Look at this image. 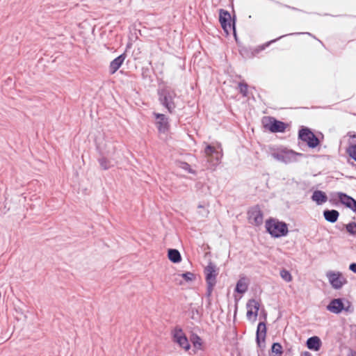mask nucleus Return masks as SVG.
<instances>
[{
  "label": "nucleus",
  "instance_id": "10",
  "mask_svg": "<svg viewBox=\"0 0 356 356\" xmlns=\"http://www.w3.org/2000/svg\"><path fill=\"white\" fill-rule=\"evenodd\" d=\"M204 275L206 283L216 284V278L218 275V272L216 268V266L210 261L208 265L204 268Z\"/></svg>",
  "mask_w": 356,
  "mask_h": 356
},
{
  "label": "nucleus",
  "instance_id": "24",
  "mask_svg": "<svg viewBox=\"0 0 356 356\" xmlns=\"http://www.w3.org/2000/svg\"><path fill=\"white\" fill-rule=\"evenodd\" d=\"M98 162L102 168V169L106 170L110 169L113 165L111 164V162L110 160L106 159L105 156H102L99 159H98Z\"/></svg>",
  "mask_w": 356,
  "mask_h": 356
},
{
  "label": "nucleus",
  "instance_id": "41",
  "mask_svg": "<svg viewBox=\"0 0 356 356\" xmlns=\"http://www.w3.org/2000/svg\"><path fill=\"white\" fill-rule=\"evenodd\" d=\"M350 137L356 138V135H355V134H354V135H353V136H350Z\"/></svg>",
  "mask_w": 356,
  "mask_h": 356
},
{
  "label": "nucleus",
  "instance_id": "19",
  "mask_svg": "<svg viewBox=\"0 0 356 356\" xmlns=\"http://www.w3.org/2000/svg\"><path fill=\"white\" fill-rule=\"evenodd\" d=\"M323 216L327 222L334 223L339 218V212L335 209H325L323 211Z\"/></svg>",
  "mask_w": 356,
  "mask_h": 356
},
{
  "label": "nucleus",
  "instance_id": "16",
  "mask_svg": "<svg viewBox=\"0 0 356 356\" xmlns=\"http://www.w3.org/2000/svg\"><path fill=\"white\" fill-rule=\"evenodd\" d=\"M125 58H126L125 54H122L120 56H118V57H116L115 59H113L110 63L109 72L111 74H113L120 69V67L124 63Z\"/></svg>",
  "mask_w": 356,
  "mask_h": 356
},
{
  "label": "nucleus",
  "instance_id": "5",
  "mask_svg": "<svg viewBox=\"0 0 356 356\" xmlns=\"http://www.w3.org/2000/svg\"><path fill=\"white\" fill-rule=\"evenodd\" d=\"M298 139L306 143L307 146L312 149L316 148L320 144V140L318 137L309 128L305 127H302L299 130Z\"/></svg>",
  "mask_w": 356,
  "mask_h": 356
},
{
  "label": "nucleus",
  "instance_id": "38",
  "mask_svg": "<svg viewBox=\"0 0 356 356\" xmlns=\"http://www.w3.org/2000/svg\"><path fill=\"white\" fill-rule=\"evenodd\" d=\"M191 313H192V316H191V318H192L193 319H195V314H197V316H200V315H199V312H198V310H197V309H193L191 310Z\"/></svg>",
  "mask_w": 356,
  "mask_h": 356
},
{
  "label": "nucleus",
  "instance_id": "40",
  "mask_svg": "<svg viewBox=\"0 0 356 356\" xmlns=\"http://www.w3.org/2000/svg\"><path fill=\"white\" fill-rule=\"evenodd\" d=\"M351 356H356V353L355 352L353 353Z\"/></svg>",
  "mask_w": 356,
  "mask_h": 356
},
{
  "label": "nucleus",
  "instance_id": "33",
  "mask_svg": "<svg viewBox=\"0 0 356 356\" xmlns=\"http://www.w3.org/2000/svg\"><path fill=\"white\" fill-rule=\"evenodd\" d=\"M216 150L217 149L211 145H207L204 149V153L208 158L210 156H213L214 153H216Z\"/></svg>",
  "mask_w": 356,
  "mask_h": 356
},
{
  "label": "nucleus",
  "instance_id": "31",
  "mask_svg": "<svg viewBox=\"0 0 356 356\" xmlns=\"http://www.w3.org/2000/svg\"><path fill=\"white\" fill-rule=\"evenodd\" d=\"M248 86L246 83L241 82L238 83L239 92L243 97H247L248 95Z\"/></svg>",
  "mask_w": 356,
  "mask_h": 356
},
{
  "label": "nucleus",
  "instance_id": "13",
  "mask_svg": "<svg viewBox=\"0 0 356 356\" xmlns=\"http://www.w3.org/2000/svg\"><path fill=\"white\" fill-rule=\"evenodd\" d=\"M173 339L174 341L177 343L179 346L184 350H188L190 349L191 345L181 329L175 330L173 334Z\"/></svg>",
  "mask_w": 356,
  "mask_h": 356
},
{
  "label": "nucleus",
  "instance_id": "23",
  "mask_svg": "<svg viewBox=\"0 0 356 356\" xmlns=\"http://www.w3.org/2000/svg\"><path fill=\"white\" fill-rule=\"evenodd\" d=\"M248 289V286L247 283L245 282V279L243 277V278H241L237 282L236 288H235V291L238 293L243 294L247 291Z\"/></svg>",
  "mask_w": 356,
  "mask_h": 356
},
{
  "label": "nucleus",
  "instance_id": "39",
  "mask_svg": "<svg viewBox=\"0 0 356 356\" xmlns=\"http://www.w3.org/2000/svg\"><path fill=\"white\" fill-rule=\"evenodd\" d=\"M302 356H312V354L306 351L303 353Z\"/></svg>",
  "mask_w": 356,
  "mask_h": 356
},
{
  "label": "nucleus",
  "instance_id": "1",
  "mask_svg": "<svg viewBox=\"0 0 356 356\" xmlns=\"http://www.w3.org/2000/svg\"><path fill=\"white\" fill-rule=\"evenodd\" d=\"M159 102L170 113H174L177 107L175 99L177 95L170 86H164L157 90Z\"/></svg>",
  "mask_w": 356,
  "mask_h": 356
},
{
  "label": "nucleus",
  "instance_id": "34",
  "mask_svg": "<svg viewBox=\"0 0 356 356\" xmlns=\"http://www.w3.org/2000/svg\"><path fill=\"white\" fill-rule=\"evenodd\" d=\"M181 277L186 282H191L195 280V275L191 272H186L181 274Z\"/></svg>",
  "mask_w": 356,
  "mask_h": 356
},
{
  "label": "nucleus",
  "instance_id": "26",
  "mask_svg": "<svg viewBox=\"0 0 356 356\" xmlns=\"http://www.w3.org/2000/svg\"><path fill=\"white\" fill-rule=\"evenodd\" d=\"M270 350L273 354H275L274 356H277V355L281 356L283 353L282 346H281V344L280 343H277V342L273 343Z\"/></svg>",
  "mask_w": 356,
  "mask_h": 356
},
{
  "label": "nucleus",
  "instance_id": "9",
  "mask_svg": "<svg viewBox=\"0 0 356 356\" xmlns=\"http://www.w3.org/2000/svg\"><path fill=\"white\" fill-rule=\"evenodd\" d=\"M287 124L282 121L277 120L273 117H269V122L265 125L272 133H283L286 129Z\"/></svg>",
  "mask_w": 356,
  "mask_h": 356
},
{
  "label": "nucleus",
  "instance_id": "6",
  "mask_svg": "<svg viewBox=\"0 0 356 356\" xmlns=\"http://www.w3.org/2000/svg\"><path fill=\"white\" fill-rule=\"evenodd\" d=\"M248 220L252 225L254 226H259L263 223V212L258 204L251 207L248 210Z\"/></svg>",
  "mask_w": 356,
  "mask_h": 356
},
{
  "label": "nucleus",
  "instance_id": "20",
  "mask_svg": "<svg viewBox=\"0 0 356 356\" xmlns=\"http://www.w3.org/2000/svg\"><path fill=\"white\" fill-rule=\"evenodd\" d=\"M168 257L171 262L175 264L181 261V254L177 249H169L168 251Z\"/></svg>",
  "mask_w": 356,
  "mask_h": 356
},
{
  "label": "nucleus",
  "instance_id": "12",
  "mask_svg": "<svg viewBox=\"0 0 356 356\" xmlns=\"http://www.w3.org/2000/svg\"><path fill=\"white\" fill-rule=\"evenodd\" d=\"M337 195L342 204L356 213V200L353 197L343 192H338Z\"/></svg>",
  "mask_w": 356,
  "mask_h": 356
},
{
  "label": "nucleus",
  "instance_id": "37",
  "mask_svg": "<svg viewBox=\"0 0 356 356\" xmlns=\"http://www.w3.org/2000/svg\"><path fill=\"white\" fill-rule=\"evenodd\" d=\"M349 270L356 274V263H352L349 266Z\"/></svg>",
  "mask_w": 356,
  "mask_h": 356
},
{
  "label": "nucleus",
  "instance_id": "29",
  "mask_svg": "<svg viewBox=\"0 0 356 356\" xmlns=\"http://www.w3.org/2000/svg\"><path fill=\"white\" fill-rule=\"evenodd\" d=\"M344 226V225H343ZM346 229L350 235L356 234V222H350L347 225H345Z\"/></svg>",
  "mask_w": 356,
  "mask_h": 356
},
{
  "label": "nucleus",
  "instance_id": "36",
  "mask_svg": "<svg viewBox=\"0 0 356 356\" xmlns=\"http://www.w3.org/2000/svg\"><path fill=\"white\" fill-rule=\"evenodd\" d=\"M247 318L250 319L252 316L254 317V311H252V309H247Z\"/></svg>",
  "mask_w": 356,
  "mask_h": 356
},
{
  "label": "nucleus",
  "instance_id": "30",
  "mask_svg": "<svg viewBox=\"0 0 356 356\" xmlns=\"http://www.w3.org/2000/svg\"><path fill=\"white\" fill-rule=\"evenodd\" d=\"M281 277L286 282H289L292 280V276L290 272L286 269H282L280 271Z\"/></svg>",
  "mask_w": 356,
  "mask_h": 356
},
{
  "label": "nucleus",
  "instance_id": "32",
  "mask_svg": "<svg viewBox=\"0 0 356 356\" xmlns=\"http://www.w3.org/2000/svg\"><path fill=\"white\" fill-rule=\"evenodd\" d=\"M191 341L195 348H199L202 346V339L197 334H193Z\"/></svg>",
  "mask_w": 356,
  "mask_h": 356
},
{
  "label": "nucleus",
  "instance_id": "8",
  "mask_svg": "<svg viewBox=\"0 0 356 356\" xmlns=\"http://www.w3.org/2000/svg\"><path fill=\"white\" fill-rule=\"evenodd\" d=\"M153 115L156 120V126L158 131L160 134L167 133L170 129L169 118L162 113H154Z\"/></svg>",
  "mask_w": 356,
  "mask_h": 356
},
{
  "label": "nucleus",
  "instance_id": "4",
  "mask_svg": "<svg viewBox=\"0 0 356 356\" xmlns=\"http://www.w3.org/2000/svg\"><path fill=\"white\" fill-rule=\"evenodd\" d=\"M219 22L220 23V25L224 30L225 32L227 33H229V32L231 30H233L234 35L236 38V40H237L236 38V18L235 16H234L233 19L231 17L230 13L224 9H220L219 10Z\"/></svg>",
  "mask_w": 356,
  "mask_h": 356
},
{
  "label": "nucleus",
  "instance_id": "22",
  "mask_svg": "<svg viewBox=\"0 0 356 356\" xmlns=\"http://www.w3.org/2000/svg\"><path fill=\"white\" fill-rule=\"evenodd\" d=\"M260 305L257 300L255 299H250L248 301L246 304L247 309H252V311H254V319H256L258 312L259 310Z\"/></svg>",
  "mask_w": 356,
  "mask_h": 356
},
{
  "label": "nucleus",
  "instance_id": "11",
  "mask_svg": "<svg viewBox=\"0 0 356 356\" xmlns=\"http://www.w3.org/2000/svg\"><path fill=\"white\" fill-rule=\"evenodd\" d=\"M266 336V326L264 322H259L256 332L257 345L260 348L265 347V339Z\"/></svg>",
  "mask_w": 356,
  "mask_h": 356
},
{
  "label": "nucleus",
  "instance_id": "42",
  "mask_svg": "<svg viewBox=\"0 0 356 356\" xmlns=\"http://www.w3.org/2000/svg\"><path fill=\"white\" fill-rule=\"evenodd\" d=\"M258 356H260L259 355Z\"/></svg>",
  "mask_w": 356,
  "mask_h": 356
},
{
  "label": "nucleus",
  "instance_id": "18",
  "mask_svg": "<svg viewBox=\"0 0 356 356\" xmlns=\"http://www.w3.org/2000/svg\"><path fill=\"white\" fill-rule=\"evenodd\" d=\"M311 199L316 202L317 205H322L327 201V196L325 192L316 190L314 191Z\"/></svg>",
  "mask_w": 356,
  "mask_h": 356
},
{
  "label": "nucleus",
  "instance_id": "28",
  "mask_svg": "<svg viewBox=\"0 0 356 356\" xmlns=\"http://www.w3.org/2000/svg\"><path fill=\"white\" fill-rule=\"evenodd\" d=\"M241 55L245 58H252V48L243 47L239 51Z\"/></svg>",
  "mask_w": 356,
  "mask_h": 356
},
{
  "label": "nucleus",
  "instance_id": "17",
  "mask_svg": "<svg viewBox=\"0 0 356 356\" xmlns=\"http://www.w3.org/2000/svg\"><path fill=\"white\" fill-rule=\"evenodd\" d=\"M306 345L308 349L318 351L321 347L322 342L318 337L314 336L307 339Z\"/></svg>",
  "mask_w": 356,
  "mask_h": 356
},
{
  "label": "nucleus",
  "instance_id": "7",
  "mask_svg": "<svg viewBox=\"0 0 356 356\" xmlns=\"http://www.w3.org/2000/svg\"><path fill=\"white\" fill-rule=\"evenodd\" d=\"M326 275L330 284L335 289H341L347 282L340 272L329 271Z\"/></svg>",
  "mask_w": 356,
  "mask_h": 356
},
{
  "label": "nucleus",
  "instance_id": "27",
  "mask_svg": "<svg viewBox=\"0 0 356 356\" xmlns=\"http://www.w3.org/2000/svg\"><path fill=\"white\" fill-rule=\"evenodd\" d=\"M346 153L348 156L356 161V143L350 144L346 148Z\"/></svg>",
  "mask_w": 356,
  "mask_h": 356
},
{
  "label": "nucleus",
  "instance_id": "3",
  "mask_svg": "<svg viewBox=\"0 0 356 356\" xmlns=\"http://www.w3.org/2000/svg\"><path fill=\"white\" fill-rule=\"evenodd\" d=\"M271 156L275 160L288 164L297 161L298 158L303 157L304 154L286 148H281L272 152Z\"/></svg>",
  "mask_w": 356,
  "mask_h": 356
},
{
  "label": "nucleus",
  "instance_id": "2",
  "mask_svg": "<svg viewBox=\"0 0 356 356\" xmlns=\"http://www.w3.org/2000/svg\"><path fill=\"white\" fill-rule=\"evenodd\" d=\"M266 232L273 238L286 236L289 233L288 225L283 221L270 218L265 223Z\"/></svg>",
  "mask_w": 356,
  "mask_h": 356
},
{
  "label": "nucleus",
  "instance_id": "25",
  "mask_svg": "<svg viewBox=\"0 0 356 356\" xmlns=\"http://www.w3.org/2000/svg\"><path fill=\"white\" fill-rule=\"evenodd\" d=\"M177 166L179 168H181L184 170L188 172V173H191V174H193V175H195L196 174L195 170H193L191 168V165L187 162H185V161H178L177 162Z\"/></svg>",
  "mask_w": 356,
  "mask_h": 356
},
{
  "label": "nucleus",
  "instance_id": "14",
  "mask_svg": "<svg viewBox=\"0 0 356 356\" xmlns=\"http://www.w3.org/2000/svg\"><path fill=\"white\" fill-rule=\"evenodd\" d=\"M327 309L336 314H340L343 310H348V309L345 308L343 300L341 298L332 300L327 306Z\"/></svg>",
  "mask_w": 356,
  "mask_h": 356
},
{
  "label": "nucleus",
  "instance_id": "21",
  "mask_svg": "<svg viewBox=\"0 0 356 356\" xmlns=\"http://www.w3.org/2000/svg\"><path fill=\"white\" fill-rule=\"evenodd\" d=\"M222 157V150H216V153H214L213 156H210L209 157L207 158V160L209 162L211 163L213 166L216 167L220 163Z\"/></svg>",
  "mask_w": 356,
  "mask_h": 356
},
{
  "label": "nucleus",
  "instance_id": "15",
  "mask_svg": "<svg viewBox=\"0 0 356 356\" xmlns=\"http://www.w3.org/2000/svg\"><path fill=\"white\" fill-rule=\"evenodd\" d=\"M302 33H292L285 34V35H281V36L278 37L276 39L272 40H270V41H269V42H266L265 44L259 45V46H257V47H256L254 48H252V58L254 56H257L258 54H259L263 50H264L271 43L275 42L276 41L280 40L282 38L286 37L288 35H300V34H302Z\"/></svg>",
  "mask_w": 356,
  "mask_h": 356
},
{
  "label": "nucleus",
  "instance_id": "35",
  "mask_svg": "<svg viewBox=\"0 0 356 356\" xmlns=\"http://www.w3.org/2000/svg\"><path fill=\"white\" fill-rule=\"evenodd\" d=\"M215 285H216V284L207 283L206 296L207 298L211 297Z\"/></svg>",
  "mask_w": 356,
  "mask_h": 356
}]
</instances>
